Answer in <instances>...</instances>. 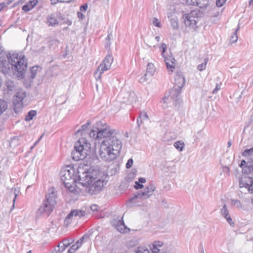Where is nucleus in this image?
I'll use <instances>...</instances> for the list:
<instances>
[{"instance_id":"6","label":"nucleus","mask_w":253,"mask_h":253,"mask_svg":"<svg viewBox=\"0 0 253 253\" xmlns=\"http://www.w3.org/2000/svg\"><path fill=\"white\" fill-rule=\"evenodd\" d=\"M7 61L0 59V71L6 74L12 72L14 74L16 72V54L14 52H8L6 54Z\"/></svg>"},{"instance_id":"32","label":"nucleus","mask_w":253,"mask_h":253,"mask_svg":"<svg viewBox=\"0 0 253 253\" xmlns=\"http://www.w3.org/2000/svg\"><path fill=\"white\" fill-rule=\"evenodd\" d=\"M7 105L6 102L0 99V116L7 109Z\"/></svg>"},{"instance_id":"60","label":"nucleus","mask_w":253,"mask_h":253,"mask_svg":"<svg viewBox=\"0 0 253 253\" xmlns=\"http://www.w3.org/2000/svg\"><path fill=\"white\" fill-rule=\"evenodd\" d=\"M246 165H247V162L244 160H242L241 163L239 164V166L242 168Z\"/></svg>"},{"instance_id":"7","label":"nucleus","mask_w":253,"mask_h":253,"mask_svg":"<svg viewBox=\"0 0 253 253\" xmlns=\"http://www.w3.org/2000/svg\"><path fill=\"white\" fill-rule=\"evenodd\" d=\"M156 187L154 184H150L149 186H146L143 191H140L136 192L133 196L128 199L126 203L127 207H131L133 206L136 202L135 200L139 198L142 200L147 199L152 195L153 192L155 190Z\"/></svg>"},{"instance_id":"46","label":"nucleus","mask_w":253,"mask_h":253,"mask_svg":"<svg viewBox=\"0 0 253 253\" xmlns=\"http://www.w3.org/2000/svg\"><path fill=\"white\" fill-rule=\"evenodd\" d=\"M32 9V6H31L28 2L22 6V9L25 11L28 12Z\"/></svg>"},{"instance_id":"27","label":"nucleus","mask_w":253,"mask_h":253,"mask_svg":"<svg viewBox=\"0 0 253 253\" xmlns=\"http://www.w3.org/2000/svg\"><path fill=\"white\" fill-rule=\"evenodd\" d=\"M39 69L42 70V67L39 65H36L30 68L31 76L30 78L33 80L36 78V76L37 74L38 70Z\"/></svg>"},{"instance_id":"2","label":"nucleus","mask_w":253,"mask_h":253,"mask_svg":"<svg viewBox=\"0 0 253 253\" xmlns=\"http://www.w3.org/2000/svg\"><path fill=\"white\" fill-rule=\"evenodd\" d=\"M119 133V130L112 128L106 123L101 121L97 122L90 130L89 135L94 139L103 138V141L110 140L112 142L113 138H117L116 135Z\"/></svg>"},{"instance_id":"61","label":"nucleus","mask_w":253,"mask_h":253,"mask_svg":"<svg viewBox=\"0 0 253 253\" xmlns=\"http://www.w3.org/2000/svg\"><path fill=\"white\" fill-rule=\"evenodd\" d=\"M42 135L34 143V144L31 147L30 149L31 150H32L36 146V145L40 141L41 138L42 137Z\"/></svg>"},{"instance_id":"9","label":"nucleus","mask_w":253,"mask_h":253,"mask_svg":"<svg viewBox=\"0 0 253 253\" xmlns=\"http://www.w3.org/2000/svg\"><path fill=\"white\" fill-rule=\"evenodd\" d=\"M104 176V175H103ZM107 176L105 175V178H97V177H95V180H94L93 181L91 182H89L88 185H86L85 187H86V191L90 194L91 195H96L99 193L102 189L104 185L106 184L107 180H106Z\"/></svg>"},{"instance_id":"35","label":"nucleus","mask_w":253,"mask_h":253,"mask_svg":"<svg viewBox=\"0 0 253 253\" xmlns=\"http://www.w3.org/2000/svg\"><path fill=\"white\" fill-rule=\"evenodd\" d=\"M135 253H151L149 250L146 247H138L135 249Z\"/></svg>"},{"instance_id":"13","label":"nucleus","mask_w":253,"mask_h":253,"mask_svg":"<svg viewBox=\"0 0 253 253\" xmlns=\"http://www.w3.org/2000/svg\"><path fill=\"white\" fill-rule=\"evenodd\" d=\"M183 18L186 27L194 29L197 28V21L195 17L192 15V13L185 14Z\"/></svg>"},{"instance_id":"53","label":"nucleus","mask_w":253,"mask_h":253,"mask_svg":"<svg viewBox=\"0 0 253 253\" xmlns=\"http://www.w3.org/2000/svg\"><path fill=\"white\" fill-rule=\"evenodd\" d=\"M226 220L227 222L232 226L234 227L235 225L234 222L233 221L232 218L231 216H228V218H226Z\"/></svg>"},{"instance_id":"49","label":"nucleus","mask_w":253,"mask_h":253,"mask_svg":"<svg viewBox=\"0 0 253 253\" xmlns=\"http://www.w3.org/2000/svg\"><path fill=\"white\" fill-rule=\"evenodd\" d=\"M153 24L157 27H161V23L157 18H154L153 19Z\"/></svg>"},{"instance_id":"29","label":"nucleus","mask_w":253,"mask_h":253,"mask_svg":"<svg viewBox=\"0 0 253 253\" xmlns=\"http://www.w3.org/2000/svg\"><path fill=\"white\" fill-rule=\"evenodd\" d=\"M74 242V240L72 239H71V241H70L68 239H65L63 241L62 245L60 244V249L61 252H63L66 248L69 247L70 244Z\"/></svg>"},{"instance_id":"30","label":"nucleus","mask_w":253,"mask_h":253,"mask_svg":"<svg viewBox=\"0 0 253 253\" xmlns=\"http://www.w3.org/2000/svg\"><path fill=\"white\" fill-rule=\"evenodd\" d=\"M90 124L91 122L90 121H88L85 124L82 126L81 128L76 132V134H78L80 132H83L84 131L87 130L89 126H90Z\"/></svg>"},{"instance_id":"34","label":"nucleus","mask_w":253,"mask_h":253,"mask_svg":"<svg viewBox=\"0 0 253 253\" xmlns=\"http://www.w3.org/2000/svg\"><path fill=\"white\" fill-rule=\"evenodd\" d=\"M185 146L184 142L181 141H177L174 143V146L175 148L178 150L179 151H182Z\"/></svg>"},{"instance_id":"4","label":"nucleus","mask_w":253,"mask_h":253,"mask_svg":"<svg viewBox=\"0 0 253 253\" xmlns=\"http://www.w3.org/2000/svg\"><path fill=\"white\" fill-rule=\"evenodd\" d=\"M56 194L52 189L51 192L46 195L45 199L43 200L42 204L37 211V214L41 215L45 214L48 216L53 210L54 206L56 203Z\"/></svg>"},{"instance_id":"36","label":"nucleus","mask_w":253,"mask_h":253,"mask_svg":"<svg viewBox=\"0 0 253 253\" xmlns=\"http://www.w3.org/2000/svg\"><path fill=\"white\" fill-rule=\"evenodd\" d=\"M243 156L247 157L253 156V147L250 149H245L242 153Z\"/></svg>"},{"instance_id":"3","label":"nucleus","mask_w":253,"mask_h":253,"mask_svg":"<svg viewBox=\"0 0 253 253\" xmlns=\"http://www.w3.org/2000/svg\"><path fill=\"white\" fill-rule=\"evenodd\" d=\"M90 145L86 139H80L75 143L74 150L71 153L72 159L76 161L85 159L89 152Z\"/></svg>"},{"instance_id":"26","label":"nucleus","mask_w":253,"mask_h":253,"mask_svg":"<svg viewBox=\"0 0 253 253\" xmlns=\"http://www.w3.org/2000/svg\"><path fill=\"white\" fill-rule=\"evenodd\" d=\"M74 216L73 210H71L70 212L65 217L64 221V224L65 226L68 227L72 222V218Z\"/></svg>"},{"instance_id":"55","label":"nucleus","mask_w":253,"mask_h":253,"mask_svg":"<svg viewBox=\"0 0 253 253\" xmlns=\"http://www.w3.org/2000/svg\"><path fill=\"white\" fill-rule=\"evenodd\" d=\"M151 249L153 253H158L160 252V249L157 247H155L154 244H153L152 247Z\"/></svg>"},{"instance_id":"20","label":"nucleus","mask_w":253,"mask_h":253,"mask_svg":"<svg viewBox=\"0 0 253 253\" xmlns=\"http://www.w3.org/2000/svg\"><path fill=\"white\" fill-rule=\"evenodd\" d=\"M120 170V165L118 163H113L107 169V172L111 176H113Z\"/></svg>"},{"instance_id":"56","label":"nucleus","mask_w":253,"mask_h":253,"mask_svg":"<svg viewBox=\"0 0 253 253\" xmlns=\"http://www.w3.org/2000/svg\"><path fill=\"white\" fill-rule=\"evenodd\" d=\"M110 45H111L110 41H109V42L106 41L105 42V47L106 49H107L108 50V52H111L110 48Z\"/></svg>"},{"instance_id":"11","label":"nucleus","mask_w":253,"mask_h":253,"mask_svg":"<svg viewBox=\"0 0 253 253\" xmlns=\"http://www.w3.org/2000/svg\"><path fill=\"white\" fill-rule=\"evenodd\" d=\"M77 181L84 187L89 184V182L95 180V177L92 173L87 169L84 170L83 168H80L78 169V176H76Z\"/></svg>"},{"instance_id":"5","label":"nucleus","mask_w":253,"mask_h":253,"mask_svg":"<svg viewBox=\"0 0 253 253\" xmlns=\"http://www.w3.org/2000/svg\"><path fill=\"white\" fill-rule=\"evenodd\" d=\"M67 168L62 169L60 172L61 180L64 186L70 191L74 189L73 185L77 182L76 175H75V170L73 168L68 166Z\"/></svg>"},{"instance_id":"21","label":"nucleus","mask_w":253,"mask_h":253,"mask_svg":"<svg viewBox=\"0 0 253 253\" xmlns=\"http://www.w3.org/2000/svg\"><path fill=\"white\" fill-rule=\"evenodd\" d=\"M168 17L170 20L171 27L174 30H177L179 28L178 18L175 15H173L172 13H169Z\"/></svg>"},{"instance_id":"58","label":"nucleus","mask_w":253,"mask_h":253,"mask_svg":"<svg viewBox=\"0 0 253 253\" xmlns=\"http://www.w3.org/2000/svg\"><path fill=\"white\" fill-rule=\"evenodd\" d=\"M154 246L155 247H161L163 245V243L161 241H155L154 243Z\"/></svg>"},{"instance_id":"12","label":"nucleus","mask_w":253,"mask_h":253,"mask_svg":"<svg viewBox=\"0 0 253 253\" xmlns=\"http://www.w3.org/2000/svg\"><path fill=\"white\" fill-rule=\"evenodd\" d=\"M240 188L245 187L250 193H253V178L249 176H243L239 180Z\"/></svg>"},{"instance_id":"45","label":"nucleus","mask_w":253,"mask_h":253,"mask_svg":"<svg viewBox=\"0 0 253 253\" xmlns=\"http://www.w3.org/2000/svg\"><path fill=\"white\" fill-rule=\"evenodd\" d=\"M227 0H216V6L214 7L216 8V7H221L226 2Z\"/></svg>"},{"instance_id":"54","label":"nucleus","mask_w":253,"mask_h":253,"mask_svg":"<svg viewBox=\"0 0 253 253\" xmlns=\"http://www.w3.org/2000/svg\"><path fill=\"white\" fill-rule=\"evenodd\" d=\"M38 2V0H30L28 2V3L32 6V8L35 6L37 3Z\"/></svg>"},{"instance_id":"41","label":"nucleus","mask_w":253,"mask_h":253,"mask_svg":"<svg viewBox=\"0 0 253 253\" xmlns=\"http://www.w3.org/2000/svg\"><path fill=\"white\" fill-rule=\"evenodd\" d=\"M208 60V59L206 58L205 59V62L204 63H202L201 64H199V65H198L197 69L200 71H202L204 70L206 68V65H207Z\"/></svg>"},{"instance_id":"42","label":"nucleus","mask_w":253,"mask_h":253,"mask_svg":"<svg viewBox=\"0 0 253 253\" xmlns=\"http://www.w3.org/2000/svg\"><path fill=\"white\" fill-rule=\"evenodd\" d=\"M79 248V246H78V245L76 244V243H75L69 249L67 253H74Z\"/></svg>"},{"instance_id":"39","label":"nucleus","mask_w":253,"mask_h":253,"mask_svg":"<svg viewBox=\"0 0 253 253\" xmlns=\"http://www.w3.org/2000/svg\"><path fill=\"white\" fill-rule=\"evenodd\" d=\"M6 86H7L8 91H13L15 89V86H14V83L11 81H8L6 82Z\"/></svg>"},{"instance_id":"52","label":"nucleus","mask_w":253,"mask_h":253,"mask_svg":"<svg viewBox=\"0 0 253 253\" xmlns=\"http://www.w3.org/2000/svg\"><path fill=\"white\" fill-rule=\"evenodd\" d=\"M60 244H59L56 247H55L54 250H53L52 252L53 253H62V252L60 251Z\"/></svg>"},{"instance_id":"18","label":"nucleus","mask_w":253,"mask_h":253,"mask_svg":"<svg viewBox=\"0 0 253 253\" xmlns=\"http://www.w3.org/2000/svg\"><path fill=\"white\" fill-rule=\"evenodd\" d=\"M185 84V78L180 74H176L174 78V86L182 89Z\"/></svg>"},{"instance_id":"25","label":"nucleus","mask_w":253,"mask_h":253,"mask_svg":"<svg viewBox=\"0 0 253 253\" xmlns=\"http://www.w3.org/2000/svg\"><path fill=\"white\" fill-rule=\"evenodd\" d=\"M146 182V179L144 177H139L138 181L135 182L134 188L136 190L141 189L144 187L143 183Z\"/></svg>"},{"instance_id":"64","label":"nucleus","mask_w":253,"mask_h":253,"mask_svg":"<svg viewBox=\"0 0 253 253\" xmlns=\"http://www.w3.org/2000/svg\"><path fill=\"white\" fill-rule=\"evenodd\" d=\"M90 209L92 211H97L98 210H97V206L96 205H92L91 207H90Z\"/></svg>"},{"instance_id":"22","label":"nucleus","mask_w":253,"mask_h":253,"mask_svg":"<svg viewBox=\"0 0 253 253\" xmlns=\"http://www.w3.org/2000/svg\"><path fill=\"white\" fill-rule=\"evenodd\" d=\"M181 89L173 87V88L169 90V95L170 98L172 100L176 99H180L179 97V95L181 93Z\"/></svg>"},{"instance_id":"23","label":"nucleus","mask_w":253,"mask_h":253,"mask_svg":"<svg viewBox=\"0 0 253 253\" xmlns=\"http://www.w3.org/2000/svg\"><path fill=\"white\" fill-rule=\"evenodd\" d=\"M149 118L147 114L145 111H142L140 113L137 119V124L138 127L139 128L140 125L145 120H149Z\"/></svg>"},{"instance_id":"47","label":"nucleus","mask_w":253,"mask_h":253,"mask_svg":"<svg viewBox=\"0 0 253 253\" xmlns=\"http://www.w3.org/2000/svg\"><path fill=\"white\" fill-rule=\"evenodd\" d=\"M231 203H232V205L236 206L237 207H238V208L242 207L241 203L238 200L232 199L231 200Z\"/></svg>"},{"instance_id":"48","label":"nucleus","mask_w":253,"mask_h":253,"mask_svg":"<svg viewBox=\"0 0 253 253\" xmlns=\"http://www.w3.org/2000/svg\"><path fill=\"white\" fill-rule=\"evenodd\" d=\"M33 80L31 78L28 80H25L23 82V84L26 88H29L31 86V84L33 83Z\"/></svg>"},{"instance_id":"16","label":"nucleus","mask_w":253,"mask_h":253,"mask_svg":"<svg viewBox=\"0 0 253 253\" xmlns=\"http://www.w3.org/2000/svg\"><path fill=\"white\" fill-rule=\"evenodd\" d=\"M155 72V68L154 65L152 63H149L147 65V71L143 77L140 79L141 83L144 82L148 80L150 77H151Z\"/></svg>"},{"instance_id":"37","label":"nucleus","mask_w":253,"mask_h":253,"mask_svg":"<svg viewBox=\"0 0 253 253\" xmlns=\"http://www.w3.org/2000/svg\"><path fill=\"white\" fill-rule=\"evenodd\" d=\"M239 29V27L233 33L232 36L230 37V43H233L236 42L238 40V36L237 35V32L238 30Z\"/></svg>"},{"instance_id":"38","label":"nucleus","mask_w":253,"mask_h":253,"mask_svg":"<svg viewBox=\"0 0 253 253\" xmlns=\"http://www.w3.org/2000/svg\"><path fill=\"white\" fill-rule=\"evenodd\" d=\"M91 234H84L83 237L80 238L79 240H78L76 243L77 245H78V246H79V247H80L84 241V240L85 239H88L90 236L91 235Z\"/></svg>"},{"instance_id":"59","label":"nucleus","mask_w":253,"mask_h":253,"mask_svg":"<svg viewBox=\"0 0 253 253\" xmlns=\"http://www.w3.org/2000/svg\"><path fill=\"white\" fill-rule=\"evenodd\" d=\"M220 88V86L218 84H216L215 88L212 91V94H215Z\"/></svg>"},{"instance_id":"8","label":"nucleus","mask_w":253,"mask_h":253,"mask_svg":"<svg viewBox=\"0 0 253 253\" xmlns=\"http://www.w3.org/2000/svg\"><path fill=\"white\" fill-rule=\"evenodd\" d=\"M113 60L112 54L111 52H108L94 74L96 80H100L102 74L104 71L110 69Z\"/></svg>"},{"instance_id":"62","label":"nucleus","mask_w":253,"mask_h":253,"mask_svg":"<svg viewBox=\"0 0 253 253\" xmlns=\"http://www.w3.org/2000/svg\"><path fill=\"white\" fill-rule=\"evenodd\" d=\"M64 23L67 24L68 26H70L72 24V21L69 19L64 20Z\"/></svg>"},{"instance_id":"44","label":"nucleus","mask_w":253,"mask_h":253,"mask_svg":"<svg viewBox=\"0 0 253 253\" xmlns=\"http://www.w3.org/2000/svg\"><path fill=\"white\" fill-rule=\"evenodd\" d=\"M220 213L222 216L227 215V214L229 213V211L227 208L226 204H224L221 209L220 210Z\"/></svg>"},{"instance_id":"17","label":"nucleus","mask_w":253,"mask_h":253,"mask_svg":"<svg viewBox=\"0 0 253 253\" xmlns=\"http://www.w3.org/2000/svg\"><path fill=\"white\" fill-rule=\"evenodd\" d=\"M164 61L167 66V68L168 70L173 72V69L175 68V60L172 55H169V56H165L163 57Z\"/></svg>"},{"instance_id":"33","label":"nucleus","mask_w":253,"mask_h":253,"mask_svg":"<svg viewBox=\"0 0 253 253\" xmlns=\"http://www.w3.org/2000/svg\"><path fill=\"white\" fill-rule=\"evenodd\" d=\"M73 211L74 216L75 217H79V218L84 216L85 214V211L81 210H73Z\"/></svg>"},{"instance_id":"24","label":"nucleus","mask_w":253,"mask_h":253,"mask_svg":"<svg viewBox=\"0 0 253 253\" xmlns=\"http://www.w3.org/2000/svg\"><path fill=\"white\" fill-rule=\"evenodd\" d=\"M46 20L49 26H55L58 24V22L54 14L48 15L46 18Z\"/></svg>"},{"instance_id":"10","label":"nucleus","mask_w":253,"mask_h":253,"mask_svg":"<svg viewBox=\"0 0 253 253\" xmlns=\"http://www.w3.org/2000/svg\"><path fill=\"white\" fill-rule=\"evenodd\" d=\"M28 68V61L26 56L17 53V79L24 78Z\"/></svg>"},{"instance_id":"50","label":"nucleus","mask_w":253,"mask_h":253,"mask_svg":"<svg viewBox=\"0 0 253 253\" xmlns=\"http://www.w3.org/2000/svg\"><path fill=\"white\" fill-rule=\"evenodd\" d=\"M133 161L132 158L128 159L126 164V169L130 168L133 165Z\"/></svg>"},{"instance_id":"28","label":"nucleus","mask_w":253,"mask_h":253,"mask_svg":"<svg viewBox=\"0 0 253 253\" xmlns=\"http://www.w3.org/2000/svg\"><path fill=\"white\" fill-rule=\"evenodd\" d=\"M37 115V111L36 110H31L29 111L27 114L25 116V121L29 122L32 120L33 118Z\"/></svg>"},{"instance_id":"15","label":"nucleus","mask_w":253,"mask_h":253,"mask_svg":"<svg viewBox=\"0 0 253 253\" xmlns=\"http://www.w3.org/2000/svg\"><path fill=\"white\" fill-rule=\"evenodd\" d=\"M27 96V93L22 89L17 91V113L19 112L23 106L22 100Z\"/></svg>"},{"instance_id":"1","label":"nucleus","mask_w":253,"mask_h":253,"mask_svg":"<svg viewBox=\"0 0 253 253\" xmlns=\"http://www.w3.org/2000/svg\"><path fill=\"white\" fill-rule=\"evenodd\" d=\"M112 142L110 140L102 141L99 150L101 158L105 161L111 162L117 158L119 155L122 147L121 141L117 138H112Z\"/></svg>"},{"instance_id":"31","label":"nucleus","mask_w":253,"mask_h":253,"mask_svg":"<svg viewBox=\"0 0 253 253\" xmlns=\"http://www.w3.org/2000/svg\"><path fill=\"white\" fill-rule=\"evenodd\" d=\"M173 106L174 109L177 111H179L181 109V106L182 105V100L181 99H176L173 100Z\"/></svg>"},{"instance_id":"19","label":"nucleus","mask_w":253,"mask_h":253,"mask_svg":"<svg viewBox=\"0 0 253 253\" xmlns=\"http://www.w3.org/2000/svg\"><path fill=\"white\" fill-rule=\"evenodd\" d=\"M243 174H250L253 176V159L251 158L247 161V165L243 168Z\"/></svg>"},{"instance_id":"40","label":"nucleus","mask_w":253,"mask_h":253,"mask_svg":"<svg viewBox=\"0 0 253 253\" xmlns=\"http://www.w3.org/2000/svg\"><path fill=\"white\" fill-rule=\"evenodd\" d=\"M203 0H186L187 2L189 5L198 6Z\"/></svg>"},{"instance_id":"14","label":"nucleus","mask_w":253,"mask_h":253,"mask_svg":"<svg viewBox=\"0 0 253 253\" xmlns=\"http://www.w3.org/2000/svg\"><path fill=\"white\" fill-rule=\"evenodd\" d=\"M112 222L116 229L122 233H127L130 231V229L127 228L125 224L123 216L120 219H114Z\"/></svg>"},{"instance_id":"63","label":"nucleus","mask_w":253,"mask_h":253,"mask_svg":"<svg viewBox=\"0 0 253 253\" xmlns=\"http://www.w3.org/2000/svg\"><path fill=\"white\" fill-rule=\"evenodd\" d=\"M78 17L82 19H83L84 18V15L81 12H78L77 13Z\"/></svg>"},{"instance_id":"57","label":"nucleus","mask_w":253,"mask_h":253,"mask_svg":"<svg viewBox=\"0 0 253 253\" xmlns=\"http://www.w3.org/2000/svg\"><path fill=\"white\" fill-rule=\"evenodd\" d=\"M198 253H204V247L202 243H200L198 246Z\"/></svg>"},{"instance_id":"51","label":"nucleus","mask_w":253,"mask_h":253,"mask_svg":"<svg viewBox=\"0 0 253 253\" xmlns=\"http://www.w3.org/2000/svg\"><path fill=\"white\" fill-rule=\"evenodd\" d=\"M87 7H88L87 4L85 3L84 4L81 5L80 7V10L81 11L85 12L87 10Z\"/></svg>"},{"instance_id":"43","label":"nucleus","mask_w":253,"mask_h":253,"mask_svg":"<svg viewBox=\"0 0 253 253\" xmlns=\"http://www.w3.org/2000/svg\"><path fill=\"white\" fill-rule=\"evenodd\" d=\"M161 50V54L163 57L166 56L165 53L166 52L167 49V45L165 43H162L160 46Z\"/></svg>"}]
</instances>
